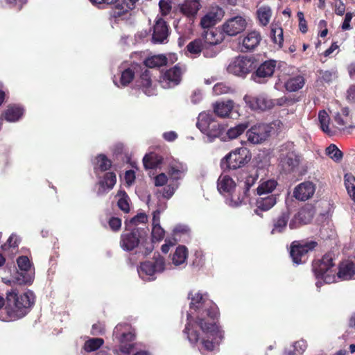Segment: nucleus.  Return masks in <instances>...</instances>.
I'll use <instances>...</instances> for the list:
<instances>
[{"instance_id":"nucleus-1","label":"nucleus","mask_w":355,"mask_h":355,"mask_svg":"<svg viewBox=\"0 0 355 355\" xmlns=\"http://www.w3.org/2000/svg\"><path fill=\"white\" fill-rule=\"evenodd\" d=\"M191 302L190 312L187 314V324L184 333L191 343L200 342L202 353L213 351L223 338V332L212 321L218 315V311L213 302L206 295L190 293Z\"/></svg>"},{"instance_id":"nucleus-2","label":"nucleus","mask_w":355,"mask_h":355,"mask_svg":"<svg viewBox=\"0 0 355 355\" xmlns=\"http://www.w3.org/2000/svg\"><path fill=\"white\" fill-rule=\"evenodd\" d=\"M6 300L3 309L6 315L1 316L2 320H15L27 314L34 304V295L31 291L19 294L16 290L12 289L8 292Z\"/></svg>"},{"instance_id":"nucleus-3","label":"nucleus","mask_w":355,"mask_h":355,"mask_svg":"<svg viewBox=\"0 0 355 355\" xmlns=\"http://www.w3.org/2000/svg\"><path fill=\"white\" fill-rule=\"evenodd\" d=\"M313 270L318 282L316 286L320 287L322 280L327 284L334 283L336 281V268L333 262V257L331 254H324L320 260L313 264Z\"/></svg>"},{"instance_id":"nucleus-4","label":"nucleus","mask_w":355,"mask_h":355,"mask_svg":"<svg viewBox=\"0 0 355 355\" xmlns=\"http://www.w3.org/2000/svg\"><path fill=\"white\" fill-rule=\"evenodd\" d=\"M250 159L251 154L247 148H238L227 155L220 165L224 169H236L243 166Z\"/></svg>"},{"instance_id":"nucleus-5","label":"nucleus","mask_w":355,"mask_h":355,"mask_svg":"<svg viewBox=\"0 0 355 355\" xmlns=\"http://www.w3.org/2000/svg\"><path fill=\"white\" fill-rule=\"evenodd\" d=\"M294 147L292 142L286 143L280 147V163L285 171H293L299 164V157Z\"/></svg>"},{"instance_id":"nucleus-6","label":"nucleus","mask_w":355,"mask_h":355,"mask_svg":"<svg viewBox=\"0 0 355 355\" xmlns=\"http://www.w3.org/2000/svg\"><path fill=\"white\" fill-rule=\"evenodd\" d=\"M225 15L223 8L216 3L209 6L200 21V26L203 29L214 27L220 22Z\"/></svg>"},{"instance_id":"nucleus-7","label":"nucleus","mask_w":355,"mask_h":355,"mask_svg":"<svg viewBox=\"0 0 355 355\" xmlns=\"http://www.w3.org/2000/svg\"><path fill=\"white\" fill-rule=\"evenodd\" d=\"M318 243L314 241H293L291 248V256L296 264L305 262L306 254L313 250Z\"/></svg>"},{"instance_id":"nucleus-8","label":"nucleus","mask_w":355,"mask_h":355,"mask_svg":"<svg viewBox=\"0 0 355 355\" xmlns=\"http://www.w3.org/2000/svg\"><path fill=\"white\" fill-rule=\"evenodd\" d=\"M255 67L254 59L247 56L234 58L228 65L229 73L238 76H245Z\"/></svg>"},{"instance_id":"nucleus-9","label":"nucleus","mask_w":355,"mask_h":355,"mask_svg":"<svg viewBox=\"0 0 355 355\" xmlns=\"http://www.w3.org/2000/svg\"><path fill=\"white\" fill-rule=\"evenodd\" d=\"M244 101L246 105L252 110L266 111L272 109L277 101L270 98L266 94H259L257 96H244Z\"/></svg>"},{"instance_id":"nucleus-10","label":"nucleus","mask_w":355,"mask_h":355,"mask_svg":"<svg viewBox=\"0 0 355 355\" xmlns=\"http://www.w3.org/2000/svg\"><path fill=\"white\" fill-rule=\"evenodd\" d=\"M246 19L241 16H236L227 19L221 26L222 31L229 36H236L247 27Z\"/></svg>"},{"instance_id":"nucleus-11","label":"nucleus","mask_w":355,"mask_h":355,"mask_svg":"<svg viewBox=\"0 0 355 355\" xmlns=\"http://www.w3.org/2000/svg\"><path fill=\"white\" fill-rule=\"evenodd\" d=\"M272 127L268 124H257L247 131L248 141L254 144H261L270 135Z\"/></svg>"},{"instance_id":"nucleus-12","label":"nucleus","mask_w":355,"mask_h":355,"mask_svg":"<svg viewBox=\"0 0 355 355\" xmlns=\"http://www.w3.org/2000/svg\"><path fill=\"white\" fill-rule=\"evenodd\" d=\"M183 71L179 65L166 70L159 78L162 87L166 89L178 85L181 81Z\"/></svg>"},{"instance_id":"nucleus-13","label":"nucleus","mask_w":355,"mask_h":355,"mask_svg":"<svg viewBox=\"0 0 355 355\" xmlns=\"http://www.w3.org/2000/svg\"><path fill=\"white\" fill-rule=\"evenodd\" d=\"M261 41V35L259 31L252 30L241 37L240 46L242 51H250L255 49Z\"/></svg>"},{"instance_id":"nucleus-14","label":"nucleus","mask_w":355,"mask_h":355,"mask_svg":"<svg viewBox=\"0 0 355 355\" xmlns=\"http://www.w3.org/2000/svg\"><path fill=\"white\" fill-rule=\"evenodd\" d=\"M334 121L339 130L350 133L355 129V126L352 124L347 107H343L340 112H337L334 116Z\"/></svg>"},{"instance_id":"nucleus-15","label":"nucleus","mask_w":355,"mask_h":355,"mask_svg":"<svg viewBox=\"0 0 355 355\" xmlns=\"http://www.w3.org/2000/svg\"><path fill=\"white\" fill-rule=\"evenodd\" d=\"M140 239L141 235L138 229H135L131 232L123 233L121 236V247L126 251L132 250L138 246Z\"/></svg>"},{"instance_id":"nucleus-16","label":"nucleus","mask_w":355,"mask_h":355,"mask_svg":"<svg viewBox=\"0 0 355 355\" xmlns=\"http://www.w3.org/2000/svg\"><path fill=\"white\" fill-rule=\"evenodd\" d=\"M201 7L199 0H184L178 5L180 12L189 19H195Z\"/></svg>"},{"instance_id":"nucleus-17","label":"nucleus","mask_w":355,"mask_h":355,"mask_svg":"<svg viewBox=\"0 0 355 355\" xmlns=\"http://www.w3.org/2000/svg\"><path fill=\"white\" fill-rule=\"evenodd\" d=\"M315 191L314 184L311 182H304L297 185L293 191L294 197L301 201L311 198Z\"/></svg>"},{"instance_id":"nucleus-18","label":"nucleus","mask_w":355,"mask_h":355,"mask_svg":"<svg viewBox=\"0 0 355 355\" xmlns=\"http://www.w3.org/2000/svg\"><path fill=\"white\" fill-rule=\"evenodd\" d=\"M277 202V198L275 195H269L266 197L260 196L256 200V208L254 210V214L262 216V212L270 210Z\"/></svg>"},{"instance_id":"nucleus-19","label":"nucleus","mask_w":355,"mask_h":355,"mask_svg":"<svg viewBox=\"0 0 355 355\" xmlns=\"http://www.w3.org/2000/svg\"><path fill=\"white\" fill-rule=\"evenodd\" d=\"M168 35V28L162 19H158L153 27V41L156 43L164 42Z\"/></svg>"},{"instance_id":"nucleus-20","label":"nucleus","mask_w":355,"mask_h":355,"mask_svg":"<svg viewBox=\"0 0 355 355\" xmlns=\"http://www.w3.org/2000/svg\"><path fill=\"white\" fill-rule=\"evenodd\" d=\"M17 263L20 270L28 272V274L23 275L22 279H18L19 283L26 284L31 282L33 279V272L29 259L26 256H21L17 259Z\"/></svg>"},{"instance_id":"nucleus-21","label":"nucleus","mask_w":355,"mask_h":355,"mask_svg":"<svg viewBox=\"0 0 355 355\" xmlns=\"http://www.w3.org/2000/svg\"><path fill=\"white\" fill-rule=\"evenodd\" d=\"M137 85L147 96H150L156 94V89L155 87L152 85L148 70H145V71L142 73L139 79L137 80Z\"/></svg>"},{"instance_id":"nucleus-22","label":"nucleus","mask_w":355,"mask_h":355,"mask_svg":"<svg viewBox=\"0 0 355 355\" xmlns=\"http://www.w3.org/2000/svg\"><path fill=\"white\" fill-rule=\"evenodd\" d=\"M272 15V10L268 5H262L257 8L256 17L259 25L263 27L268 26Z\"/></svg>"},{"instance_id":"nucleus-23","label":"nucleus","mask_w":355,"mask_h":355,"mask_svg":"<svg viewBox=\"0 0 355 355\" xmlns=\"http://www.w3.org/2000/svg\"><path fill=\"white\" fill-rule=\"evenodd\" d=\"M202 40L205 45H217L224 40L223 33L217 29H211L204 31Z\"/></svg>"},{"instance_id":"nucleus-24","label":"nucleus","mask_w":355,"mask_h":355,"mask_svg":"<svg viewBox=\"0 0 355 355\" xmlns=\"http://www.w3.org/2000/svg\"><path fill=\"white\" fill-rule=\"evenodd\" d=\"M314 216L313 209L310 207H305L301 209L295 215L294 220L289 224L291 228H294L293 222L297 221L300 224H307L312 220Z\"/></svg>"},{"instance_id":"nucleus-25","label":"nucleus","mask_w":355,"mask_h":355,"mask_svg":"<svg viewBox=\"0 0 355 355\" xmlns=\"http://www.w3.org/2000/svg\"><path fill=\"white\" fill-rule=\"evenodd\" d=\"M116 182V175L114 173H107L103 179L99 181V189L97 191L98 195H101L107 191L111 190Z\"/></svg>"},{"instance_id":"nucleus-26","label":"nucleus","mask_w":355,"mask_h":355,"mask_svg":"<svg viewBox=\"0 0 355 355\" xmlns=\"http://www.w3.org/2000/svg\"><path fill=\"white\" fill-rule=\"evenodd\" d=\"M218 190L221 193H231L236 187L234 181L227 175H221L218 180Z\"/></svg>"},{"instance_id":"nucleus-27","label":"nucleus","mask_w":355,"mask_h":355,"mask_svg":"<svg viewBox=\"0 0 355 355\" xmlns=\"http://www.w3.org/2000/svg\"><path fill=\"white\" fill-rule=\"evenodd\" d=\"M234 107V102L231 100L216 102L214 104V111L216 115L224 118L229 116Z\"/></svg>"},{"instance_id":"nucleus-28","label":"nucleus","mask_w":355,"mask_h":355,"mask_svg":"<svg viewBox=\"0 0 355 355\" xmlns=\"http://www.w3.org/2000/svg\"><path fill=\"white\" fill-rule=\"evenodd\" d=\"M187 171L185 164L178 162H173L170 164L168 168V175L173 180H180L182 178Z\"/></svg>"},{"instance_id":"nucleus-29","label":"nucleus","mask_w":355,"mask_h":355,"mask_svg":"<svg viewBox=\"0 0 355 355\" xmlns=\"http://www.w3.org/2000/svg\"><path fill=\"white\" fill-rule=\"evenodd\" d=\"M355 278L354 264L351 262L342 263L339 267V270L336 272V279H349Z\"/></svg>"},{"instance_id":"nucleus-30","label":"nucleus","mask_w":355,"mask_h":355,"mask_svg":"<svg viewBox=\"0 0 355 355\" xmlns=\"http://www.w3.org/2000/svg\"><path fill=\"white\" fill-rule=\"evenodd\" d=\"M276 67L275 60H268L262 63L257 69V76L259 78H267L272 76Z\"/></svg>"},{"instance_id":"nucleus-31","label":"nucleus","mask_w":355,"mask_h":355,"mask_svg":"<svg viewBox=\"0 0 355 355\" xmlns=\"http://www.w3.org/2000/svg\"><path fill=\"white\" fill-rule=\"evenodd\" d=\"M257 178L254 175H248L245 181V192L244 194L242 195L241 197L239 196L236 199H234L232 196L231 199L229 201V205L232 207H239L241 205L243 202H244L247 191L249 190V189L254 184Z\"/></svg>"},{"instance_id":"nucleus-32","label":"nucleus","mask_w":355,"mask_h":355,"mask_svg":"<svg viewBox=\"0 0 355 355\" xmlns=\"http://www.w3.org/2000/svg\"><path fill=\"white\" fill-rule=\"evenodd\" d=\"M288 219L289 215L287 213H282L277 216L274 220L273 228L271 230V234H275L283 232L286 228Z\"/></svg>"},{"instance_id":"nucleus-33","label":"nucleus","mask_w":355,"mask_h":355,"mask_svg":"<svg viewBox=\"0 0 355 355\" xmlns=\"http://www.w3.org/2000/svg\"><path fill=\"white\" fill-rule=\"evenodd\" d=\"M214 120L212 114L203 112L198 115L196 125L198 129L204 133L209 130V126Z\"/></svg>"},{"instance_id":"nucleus-34","label":"nucleus","mask_w":355,"mask_h":355,"mask_svg":"<svg viewBox=\"0 0 355 355\" xmlns=\"http://www.w3.org/2000/svg\"><path fill=\"white\" fill-rule=\"evenodd\" d=\"M305 80L302 76H297L289 78L285 83V87L288 92H296L304 85Z\"/></svg>"},{"instance_id":"nucleus-35","label":"nucleus","mask_w":355,"mask_h":355,"mask_svg":"<svg viewBox=\"0 0 355 355\" xmlns=\"http://www.w3.org/2000/svg\"><path fill=\"white\" fill-rule=\"evenodd\" d=\"M155 270L153 263L146 261L141 264L138 269V273L143 279L151 280L153 279L152 277L155 272Z\"/></svg>"},{"instance_id":"nucleus-36","label":"nucleus","mask_w":355,"mask_h":355,"mask_svg":"<svg viewBox=\"0 0 355 355\" xmlns=\"http://www.w3.org/2000/svg\"><path fill=\"white\" fill-rule=\"evenodd\" d=\"M23 114V109L19 106L11 105L8 107L4 113V117L6 121L15 122L17 121Z\"/></svg>"},{"instance_id":"nucleus-37","label":"nucleus","mask_w":355,"mask_h":355,"mask_svg":"<svg viewBox=\"0 0 355 355\" xmlns=\"http://www.w3.org/2000/svg\"><path fill=\"white\" fill-rule=\"evenodd\" d=\"M187 258V250L184 246H178L173 254L172 261L175 266H180L185 263Z\"/></svg>"},{"instance_id":"nucleus-38","label":"nucleus","mask_w":355,"mask_h":355,"mask_svg":"<svg viewBox=\"0 0 355 355\" xmlns=\"http://www.w3.org/2000/svg\"><path fill=\"white\" fill-rule=\"evenodd\" d=\"M162 162V158L154 153L146 155L143 159L144 165L146 168H157Z\"/></svg>"},{"instance_id":"nucleus-39","label":"nucleus","mask_w":355,"mask_h":355,"mask_svg":"<svg viewBox=\"0 0 355 355\" xmlns=\"http://www.w3.org/2000/svg\"><path fill=\"white\" fill-rule=\"evenodd\" d=\"M277 182L274 180H268L261 182L257 189V194L262 196L271 193L277 187Z\"/></svg>"},{"instance_id":"nucleus-40","label":"nucleus","mask_w":355,"mask_h":355,"mask_svg":"<svg viewBox=\"0 0 355 355\" xmlns=\"http://www.w3.org/2000/svg\"><path fill=\"white\" fill-rule=\"evenodd\" d=\"M144 64L147 67H159L166 64V58L164 55H155L145 60Z\"/></svg>"},{"instance_id":"nucleus-41","label":"nucleus","mask_w":355,"mask_h":355,"mask_svg":"<svg viewBox=\"0 0 355 355\" xmlns=\"http://www.w3.org/2000/svg\"><path fill=\"white\" fill-rule=\"evenodd\" d=\"M318 120L320 124V128L324 132L331 135L333 132L329 128V116L325 110H321L318 113Z\"/></svg>"},{"instance_id":"nucleus-42","label":"nucleus","mask_w":355,"mask_h":355,"mask_svg":"<svg viewBox=\"0 0 355 355\" xmlns=\"http://www.w3.org/2000/svg\"><path fill=\"white\" fill-rule=\"evenodd\" d=\"M138 1L139 0H123L121 4L116 6L115 15L120 16L132 10Z\"/></svg>"},{"instance_id":"nucleus-43","label":"nucleus","mask_w":355,"mask_h":355,"mask_svg":"<svg viewBox=\"0 0 355 355\" xmlns=\"http://www.w3.org/2000/svg\"><path fill=\"white\" fill-rule=\"evenodd\" d=\"M111 161L108 159L104 155H99L96 158L94 170L105 171L108 170L111 166Z\"/></svg>"},{"instance_id":"nucleus-44","label":"nucleus","mask_w":355,"mask_h":355,"mask_svg":"<svg viewBox=\"0 0 355 355\" xmlns=\"http://www.w3.org/2000/svg\"><path fill=\"white\" fill-rule=\"evenodd\" d=\"M345 185L349 196L355 202V178L352 174L345 175Z\"/></svg>"},{"instance_id":"nucleus-45","label":"nucleus","mask_w":355,"mask_h":355,"mask_svg":"<svg viewBox=\"0 0 355 355\" xmlns=\"http://www.w3.org/2000/svg\"><path fill=\"white\" fill-rule=\"evenodd\" d=\"M117 196L119 198L117 202L118 207L125 213H128L130 211V205L127 193L121 190L118 191Z\"/></svg>"},{"instance_id":"nucleus-46","label":"nucleus","mask_w":355,"mask_h":355,"mask_svg":"<svg viewBox=\"0 0 355 355\" xmlns=\"http://www.w3.org/2000/svg\"><path fill=\"white\" fill-rule=\"evenodd\" d=\"M270 35L274 43L281 46L284 41L283 29L277 25H273L271 27Z\"/></svg>"},{"instance_id":"nucleus-47","label":"nucleus","mask_w":355,"mask_h":355,"mask_svg":"<svg viewBox=\"0 0 355 355\" xmlns=\"http://www.w3.org/2000/svg\"><path fill=\"white\" fill-rule=\"evenodd\" d=\"M223 130V127L214 120L211 123V125L209 126V130L205 131L204 134H205L209 138H215L218 137L220 135Z\"/></svg>"},{"instance_id":"nucleus-48","label":"nucleus","mask_w":355,"mask_h":355,"mask_svg":"<svg viewBox=\"0 0 355 355\" xmlns=\"http://www.w3.org/2000/svg\"><path fill=\"white\" fill-rule=\"evenodd\" d=\"M248 127V123L239 124L235 127L230 128L227 132V135L230 139H235L241 135L247 129Z\"/></svg>"},{"instance_id":"nucleus-49","label":"nucleus","mask_w":355,"mask_h":355,"mask_svg":"<svg viewBox=\"0 0 355 355\" xmlns=\"http://www.w3.org/2000/svg\"><path fill=\"white\" fill-rule=\"evenodd\" d=\"M326 154L335 162H339L343 157L342 152L334 144H331L326 148Z\"/></svg>"},{"instance_id":"nucleus-50","label":"nucleus","mask_w":355,"mask_h":355,"mask_svg":"<svg viewBox=\"0 0 355 355\" xmlns=\"http://www.w3.org/2000/svg\"><path fill=\"white\" fill-rule=\"evenodd\" d=\"M318 73L319 80L327 83H331L336 78V71L334 70H320Z\"/></svg>"},{"instance_id":"nucleus-51","label":"nucleus","mask_w":355,"mask_h":355,"mask_svg":"<svg viewBox=\"0 0 355 355\" xmlns=\"http://www.w3.org/2000/svg\"><path fill=\"white\" fill-rule=\"evenodd\" d=\"M103 344L102 338H92L85 343V349L87 352H92L99 348Z\"/></svg>"},{"instance_id":"nucleus-52","label":"nucleus","mask_w":355,"mask_h":355,"mask_svg":"<svg viewBox=\"0 0 355 355\" xmlns=\"http://www.w3.org/2000/svg\"><path fill=\"white\" fill-rule=\"evenodd\" d=\"M202 42L201 40H195L193 42H191L187 46V51L194 55L199 54L202 49Z\"/></svg>"},{"instance_id":"nucleus-53","label":"nucleus","mask_w":355,"mask_h":355,"mask_svg":"<svg viewBox=\"0 0 355 355\" xmlns=\"http://www.w3.org/2000/svg\"><path fill=\"white\" fill-rule=\"evenodd\" d=\"M134 78V72L131 69H126L121 72L120 84L122 86L128 85Z\"/></svg>"},{"instance_id":"nucleus-54","label":"nucleus","mask_w":355,"mask_h":355,"mask_svg":"<svg viewBox=\"0 0 355 355\" xmlns=\"http://www.w3.org/2000/svg\"><path fill=\"white\" fill-rule=\"evenodd\" d=\"M165 235V231L160 225H154L152 228V239L153 241H162Z\"/></svg>"},{"instance_id":"nucleus-55","label":"nucleus","mask_w":355,"mask_h":355,"mask_svg":"<svg viewBox=\"0 0 355 355\" xmlns=\"http://www.w3.org/2000/svg\"><path fill=\"white\" fill-rule=\"evenodd\" d=\"M232 89L223 83L216 84L213 87V92L216 95H221L232 92Z\"/></svg>"},{"instance_id":"nucleus-56","label":"nucleus","mask_w":355,"mask_h":355,"mask_svg":"<svg viewBox=\"0 0 355 355\" xmlns=\"http://www.w3.org/2000/svg\"><path fill=\"white\" fill-rule=\"evenodd\" d=\"M147 220V215L145 213L141 212L130 219V224L132 225H138L139 224L146 223Z\"/></svg>"},{"instance_id":"nucleus-57","label":"nucleus","mask_w":355,"mask_h":355,"mask_svg":"<svg viewBox=\"0 0 355 355\" xmlns=\"http://www.w3.org/2000/svg\"><path fill=\"white\" fill-rule=\"evenodd\" d=\"M19 241V238L17 235L12 234L8 239L7 243L4 244L2 248L3 250H6L8 248H16L18 246Z\"/></svg>"},{"instance_id":"nucleus-58","label":"nucleus","mask_w":355,"mask_h":355,"mask_svg":"<svg viewBox=\"0 0 355 355\" xmlns=\"http://www.w3.org/2000/svg\"><path fill=\"white\" fill-rule=\"evenodd\" d=\"M153 267H155V272H160L164 270L165 263L163 257L158 255V257L155 259V262L153 263Z\"/></svg>"},{"instance_id":"nucleus-59","label":"nucleus","mask_w":355,"mask_h":355,"mask_svg":"<svg viewBox=\"0 0 355 355\" xmlns=\"http://www.w3.org/2000/svg\"><path fill=\"white\" fill-rule=\"evenodd\" d=\"M307 347L306 342L304 340H300L297 341L293 345L294 350L296 353L299 354H302L306 350Z\"/></svg>"},{"instance_id":"nucleus-60","label":"nucleus","mask_w":355,"mask_h":355,"mask_svg":"<svg viewBox=\"0 0 355 355\" xmlns=\"http://www.w3.org/2000/svg\"><path fill=\"white\" fill-rule=\"evenodd\" d=\"M109 226L113 231H119L121 227V220L118 217H112L109 220Z\"/></svg>"},{"instance_id":"nucleus-61","label":"nucleus","mask_w":355,"mask_h":355,"mask_svg":"<svg viewBox=\"0 0 355 355\" xmlns=\"http://www.w3.org/2000/svg\"><path fill=\"white\" fill-rule=\"evenodd\" d=\"M168 180V178L165 173H160L154 178V184L156 187L164 186Z\"/></svg>"},{"instance_id":"nucleus-62","label":"nucleus","mask_w":355,"mask_h":355,"mask_svg":"<svg viewBox=\"0 0 355 355\" xmlns=\"http://www.w3.org/2000/svg\"><path fill=\"white\" fill-rule=\"evenodd\" d=\"M177 187L168 184L163 189L162 196L165 198H170L175 193Z\"/></svg>"},{"instance_id":"nucleus-63","label":"nucleus","mask_w":355,"mask_h":355,"mask_svg":"<svg viewBox=\"0 0 355 355\" xmlns=\"http://www.w3.org/2000/svg\"><path fill=\"white\" fill-rule=\"evenodd\" d=\"M159 8L162 15H167L171 9V6L169 3L166 0H160L159 3Z\"/></svg>"},{"instance_id":"nucleus-64","label":"nucleus","mask_w":355,"mask_h":355,"mask_svg":"<svg viewBox=\"0 0 355 355\" xmlns=\"http://www.w3.org/2000/svg\"><path fill=\"white\" fill-rule=\"evenodd\" d=\"M135 180V172L132 170L127 171L125 173V180L128 186H130Z\"/></svg>"}]
</instances>
